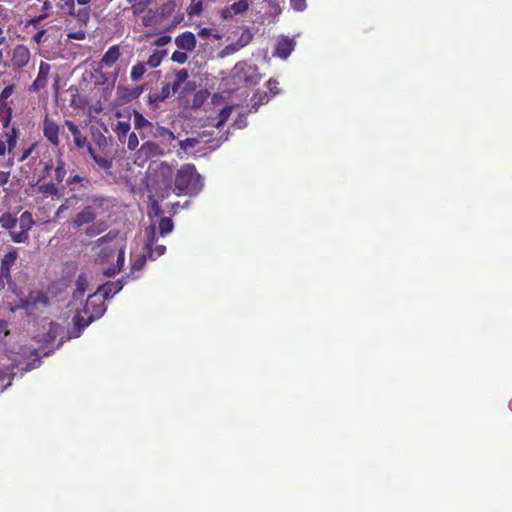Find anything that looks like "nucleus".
I'll return each mask as SVG.
<instances>
[{
	"label": "nucleus",
	"mask_w": 512,
	"mask_h": 512,
	"mask_svg": "<svg viewBox=\"0 0 512 512\" xmlns=\"http://www.w3.org/2000/svg\"><path fill=\"white\" fill-rule=\"evenodd\" d=\"M126 241L117 233L109 232L99 238L94 244L95 261L106 265L103 274L107 277L114 276L123 267L125 261Z\"/></svg>",
	"instance_id": "f257e3e1"
},
{
	"label": "nucleus",
	"mask_w": 512,
	"mask_h": 512,
	"mask_svg": "<svg viewBox=\"0 0 512 512\" xmlns=\"http://www.w3.org/2000/svg\"><path fill=\"white\" fill-rule=\"evenodd\" d=\"M38 352L35 348L21 347V352L6 351L0 355V380L10 378L13 368L26 364L24 371L31 370L38 366Z\"/></svg>",
	"instance_id": "f03ea898"
},
{
	"label": "nucleus",
	"mask_w": 512,
	"mask_h": 512,
	"mask_svg": "<svg viewBox=\"0 0 512 512\" xmlns=\"http://www.w3.org/2000/svg\"><path fill=\"white\" fill-rule=\"evenodd\" d=\"M203 188L201 176L196 172L193 165L182 166L175 178L174 192L177 195H196Z\"/></svg>",
	"instance_id": "7ed1b4c3"
},
{
	"label": "nucleus",
	"mask_w": 512,
	"mask_h": 512,
	"mask_svg": "<svg viewBox=\"0 0 512 512\" xmlns=\"http://www.w3.org/2000/svg\"><path fill=\"white\" fill-rule=\"evenodd\" d=\"M106 310L104 305V298L96 290L93 294L89 295L87 301L80 311L74 317V324L79 328L87 327L94 319L100 318Z\"/></svg>",
	"instance_id": "20e7f679"
},
{
	"label": "nucleus",
	"mask_w": 512,
	"mask_h": 512,
	"mask_svg": "<svg viewBox=\"0 0 512 512\" xmlns=\"http://www.w3.org/2000/svg\"><path fill=\"white\" fill-rule=\"evenodd\" d=\"M12 294L15 296V298H17L14 303L8 301L12 311L16 309H24L26 310L27 314L32 315L42 307H46L48 304L47 298L40 291H33L27 297H24L21 291H19L16 287H13Z\"/></svg>",
	"instance_id": "39448f33"
},
{
	"label": "nucleus",
	"mask_w": 512,
	"mask_h": 512,
	"mask_svg": "<svg viewBox=\"0 0 512 512\" xmlns=\"http://www.w3.org/2000/svg\"><path fill=\"white\" fill-rule=\"evenodd\" d=\"M231 73L236 83H243L246 86H255L262 78L256 66L243 61L236 63Z\"/></svg>",
	"instance_id": "423d86ee"
},
{
	"label": "nucleus",
	"mask_w": 512,
	"mask_h": 512,
	"mask_svg": "<svg viewBox=\"0 0 512 512\" xmlns=\"http://www.w3.org/2000/svg\"><path fill=\"white\" fill-rule=\"evenodd\" d=\"M151 175H154V177L157 179V182H159L161 185L164 186L162 189V192L160 193L159 197L161 199H164L170 194V191L172 189L171 186V178L173 176V169L171 166H169L165 162H160L155 164L154 168H151Z\"/></svg>",
	"instance_id": "0eeeda50"
},
{
	"label": "nucleus",
	"mask_w": 512,
	"mask_h": 512,
	"mask_svg": "<svg viewBox=\"0 0 512 512\" xmlns=\"http://www.w3.org/2000/svg\"><path fill=\"white\" fill-rule=\"evenodd\" d=\"M147 234V243H146V249L149 253L150 258L155 259L161 255H163L166 251V247L164 245H156L154 244L156 242V228L155 226L151 225L146 230Z\"/></svg>",
	"instance_id": "6e6552de"
},
{
	"label": "nucleus",
	"mask_w": 512,
	"mask_h": 512,
	"mask_svg": "<svg viewBox=\"0 0 512 512\" xmlns=\"http://www.w3.org/2000/svg\"><path fill=\"white\" fill-rule=\"evenodd\" d=\"M249 9L248 0H238L233 4L224 7L220 11V16L224 20L232 19L237 15L245 13Z\"/></svg>",
	"instance_id": "1a4fd4ad"
},
{
	"label": "nucleus",
	"mask_w": 512,
	"mask_h": 512,
	"mask_svg": "<svg viewBox=\"0 0 512 512\" xmlns=\"http://www.w3.org/2000/svg\"><path fill=\"white\" fill-rule=\"evenodd\" d=\"M97 211L94 206H86L80 211L72 221L74 228H80L83 225L93 222L97 217Z\"/></svg>",
	"instance_id": "9d476101"
},
{
	"label": "nucleus",
	"mask_w": 512,
	"mask_h": 512,
	"mask_svg": "<svg viewBox=\"0 0 512 512\" xmlns=\"http://www.w3.org/2000/svg\"><path fill=\"white\" fill-rule=\"evenodd\" d=\"M295 48V41L294 39H290L288 37H281L277 40L275 50H274V56H277L282 59H287L292 51Z\"/></svg>",
	"instance_id": "9b49d317"
},
{
	"label": "nucleus",
	"mask_w": 512,
	"mask_h": 512,
	"mask_svg": "<svg viewBox=\"0 0 512 512\" xmlns=\"http://www.w3.org/2000/svg\"><path fill=\"white\" fill-rule=\"evenodd\" d=\"M30 60L29 49L24 45H17L12 51V65L22 68L27 65Z\"/></svg>",
	"instance_id": "f8f14e48"
},
{
	"label": "nucleus",
	"mask_w": 512,
	"mask_h": 512,
	"mask_svg": "<svg viewBox=\"0 0 512 512\" xmlns=\"http://www.w3.org/2000/svg\"><path fill=\"white\" fill-rule=\"evenodd\" d=\"M175 44L182 50L192 51L196 47V38L192 32L185 31L175 38Z\"/></svg>",
	"instance_id": "ddd939ff"
},
{
	"label": "nucleus",
	"mask_w": 512,
	"mask_h": 512,
	"mask_svg": "<svg viewBox=\"0 0 512 512\" xmlns=\"http://www.w3.org/2000/svg\"><path fill=\"white\" fill-rule=\"evenodd\" d=\"M43 133H44L45 137L52 144L58 145V143H59V137H58L59 127L55 122L46 118L44 121Z\"/></svg>",
	"instance_id": "4468645a"
},
{
	"label": "nucleus",
	"mask_w": 512,
	"mask_h": 512,
	"mask_svg": "<svg viewBox=\"0 0 512 512\" xmlns=\"http://www.w3.org/2000/svg\"><path fill=\"white\" fill-rule=\"evenodd\" d=\"M122 288V281L118 280L113 283H106L104 285H101L97 288V290L104 299H109L112 298L115 294H117Z\"/></svg>",
	"instance_id": "2eb2a0df"
},
{
	"label": "nucleus",
	"mask_w": 512,
	"mask_h": 512,
	"mask_svg": "<svg viewBox=\"0 0 512 512\" xmlns=\"http://www.w3.org/2000/svg\"><path fill=\"white\" fill-rule=\"evenodd\" d=\"M65 125L68 128L69 132L72 134L76 147L87 148V139L85 136L81 134L79 128L72 121L69 120L65 121Z\"/></svg>",
	"instance_id": "dca6fc26"
},
{
	"label": "nucleus",
	"mask_w": 512,
	"mask_h": 512,
	"mask_svg": "<svg viewBox=\"0 0 512 512\" xmlns=\"http://www.w3.org/2000/svg\"><path fill=\"white\" fill-rule=\"evenodd\" d=\"M49 69L50 67L48 64L43 62L40 64L37 78L31 85L30 90L37 91L46 85Z\"/></svg>",
	"instance_id": "f3484780"
},
{
	"label": "nucleus",
	"mask_w": 512,
	"mask_h": 512,
	"mask_svg": "<svg viewBox=\"0 0 512 512\" xmlns=\"http://www.w3.org/2000/svg\"><path fill=\"white\" fill-rule=\"evenodd\" d=\"M91 276L88 274L79 275L76 281V290L74 292V299L78 300L83 297L85 292L89 289Z\"/></svg>",
	"instance_id": "a211bd4d"
},
{
	"label": "nucleus",
	"mask_w": 512,
	"mask_h": 512,
	"mask_svg": "<svg viewBox=\"0 0 512 512\" xmlns=\"http://www.w3.org/2000/svg\"><path fill=\"white\" fill-rule=\"evenodd\" d=\"M120 56L119 47L117 45L111 46L103 55L100 65L101 67H111L115 64Z\"/></svg>",
	"instance_id": "6ab92c4d"
},
{
	"label": "nucleus",
	"mask_w": 512,
	"mask_h": 512,
	"mask_svg": "<svg viewBox=\"0 0 512 512\" xmlns=\"http://www.w3.org/2000/svg\"><path fill=\"white\" fill-rule=\"evenodd\" d=\"M87 152L100 169L104 171H109L111 169L113 164L112 159L96 154L91 145H87Z\"/></svg>",
	"instance_id": "aec40b11"
},
{
	"label": "nucleus",
	"mask_w": 512,
	"mask_h": 512,
	"mask_svg": "<svg viewBox=\"0 0 512 512\" xmlns=\"http://www.w3.org/2000/svg\"><path fill=\"white\" fill-rule=\"evenodd\" d=\"M17 259V251L15 249L6 253L1 261V274L5 275V277H9L10 268L15 263Z\"/></svg>",
	"instance_id": "412c9836"
},
{
	"label": "nucleus",
	"mask_w": 512,
	"mask_h": 512,
	"mask_svg": "<svg viewBox=\"0 0 512 512\" xmlns=\"http://www.w3.org/2000/svg\"><path fill=\"white\" fill-rule=\"evenodd\" d=\"M34 224L32 215L30 212H23L19 218V226L21 230L28 232Z\"/></svg>",
	"instance_id": "4be33fe9"
},
{
	"label": "nucleus",
	"mask_w": 512,
	"mask_h": 512,
	"mask_svg": "<svg viewBox=\"0 0 512 512\" xmlns=\"http://www.w3.org/2000/svg\"><path fill=\"white\" fill-rule=\"evenodd\" d=\"M130 130V123L128 121H119L115 127V133L120 141H123Z\"/></svg>",
	"instance_id": "5701e85b"
},
{
	"label": "nucleus",
	"mask_w": 512,
	"mask_h": 512,
	"mask_svg": "<svg viewBox=\"0 0 512 512\" xmlns=\"http://www.w3.org/2000/svg\"><path fill=\"white\" fill-rule=\"evenodd\" d=\"M59 333H60V327L58 325L50 322L47 334L43 335V337L41 338L40 341H43L45 343L53 341L59 335Z\"/></svg>",
	"instance_id": "b1692460"
},
{
	"label": "nucleus",
	"mask_w": 512,
	"mask_h": 512,
	"mask_svg": "<svg viewBox=\"0 0 512 512\" xmlns=\"http://www.w3.org/2000/svg\"><path fill=\"white\" fill-rule=\"evenodd\" d=\"M66 176V168L65 163L62 161V159H57L56 161V167H55V180L58 183H61Z\"/></svg>",
	"instance_id": "393cba45"
},
{
	"label": "nucleus",
	"mask_w": 512,
	"mask_h": 512,
	"mask_svg": "<svg viewBox=\"0 0 512 512\" xmlns=\"http://www.w3.org/2000/svg\"><path fill=\"white\" fill-rule=\"evenodd\" d=\"M253 39V33L250 29L245 28L237 39L238 46L241 48L247 46Z\"/></svg>",
	"instance_id": "a878e982"
},
{
	"label": "nucleus",
	"mask_w": 512,
	"mask_h": 512,
	"mask_svg": "<svg viewBox=\"0 0 512 512\" xmlns=\"http://www.w3.org/2000/svg\"><path fill=\"white\" fill-rule=\"evenodd\" d=\"M16 223L17 219L13 217L10 213L3 214L0 217V225L4 229H12L13 227H15Z\"/></svg>",
	"instance_id": "bb28decb"
},
{
	"label": "nucleus",
	"mask_w": 512,
	"mask_h": 512,
	"mask_svg": "<svg viewBox=\"0 0 512 512\" xmlns=\"http://www.w3.org/2000/svg\"><path fill=\"white\" fill-rule=\"evenodd\" d=\"M188 78V73L185 69L178 70L175 73V81L172 85L173 92H175L182 83H184Z\"/></svg>",
	"instance_id": "cd10ccee"
},
{
	"label": "nucleus",
	"mask_w": 512,
	"mask_h": 512,
	"mask_svg": "<svg viewBox=\"0 0 512 512\" xmlns=\"http://www.w3.org/2000/svg\"><path fill=\"white\" fill-rule=\"evenodd\" d=\"M130 261H131V275H133V273L135 271H139L142 269V267L145 264L146 259H145L144 255H139L137 257H133L131 255Z\"/></svg>",
	"instance_id": "c85d7f7f"
},
{
	"label": "nucleus",
	"mask_w": 512,
	"mask_h": 512,
	"mask_svg": "<svg viewBox=\"0 0 512 512\" xmlns=\"http://www.w3.org/2000/svg\"><path fill=\"white\" fill-rule=\"evenodd\" d=\"M173 222L170 218H162L159 223L160 234L166 236L173 230Z\"/></svg>",
	"instance_id": "c756f323"
},
{
	"label": "nucleus",
	"mask_w": 512,
	"mask_h": 512,
	"mask_svg": "<svg viewBox=\"0 0 512 512\" xmlns=\"http://www.w3.org/2000/svg\"><path fill=\"white\" fill-rule=\"evenodd\" d=\"M38 190L46 195H58L59 189L54 183H44L39 185Z\"/></svg>",
	"instance_id": "7c9ffc66"
},
{
	"label": "nucleus",
	"mask_w": 512,
	"mask_h": 512,
	"mask_svg": "<svg viewBox=\"0 0 512 512\" xmlns=\"http://www.w3.org/2000/svg\"><path fill=\"white\" fill-rule=\"evenodd\" d=\"M146 72V68L144 66V64L142 63H138L136 65H134L131 69V79L133 81H138L139 79H141V77L144 75V73Z\"/></svg>",
	"instance_id": "2f4dec72"
},
{
	"label": "nucleus",
	"mask_w": 512,
	"mask_h": 512,
	"mask_svg": "<svg viewBox=\"0 0 512 512\" xmlns=\"http://www.w3.org/2000/svg\"><path fill=\"white\" fill-rule=\"evenodd\" d=\"M17 138H18V134H17V130L15 128H12L11 130H9L6 133V140H7L9 152L12 151L16 147Z\"/></svg>",
	"instance_id": "473e14b6"
},
{
	"label": "nucleus",
	"mask_w": 512,
	"mask_h": 512,
	"mask_svg": "<svg viewBox=\"0 0 512 512\" xmlns=\"http://www.w3.org/2000/svg\"><path fill=\"white\" fill-rule=\"evenodd\" d=\"M150 125V122L139 112L134 113V126L136 129H142Z\"/></svg>",
	"instance_id": "72a5a7b5"
},
{
	"label": "nucleus",
	"mask_w": 512,
	"mask_h": 512,
	"mask_svg": "<svg viewBox=\"0 0 512 512\" xmlns=\"http://www.w3.org/2000/svg\"><path fill=\"white\" fill-rule=\"evenodd\" d=\"M202 12V2L192 0L190 6L187 8L189 16L199 15Z\"/></svg>",
	"instance_id": "f704fd0d"
},
{
	"label": "nucleus",
	"mask_w": 512,
	"mask_h": 512,
	"mask_svg": "<svg viewBox=\"0 0 512 512\" xmlns=\"http://www.w3.org/2000/svg\"><path fill=\"white\" fill-rule=\"evenodd\" d=\"M231 111H232L231 107H224L221 110V112L219 114V119L215 125L217 128L221 127L228 120V118L230 117Z\"/></svg>",
	"instance_id": "c9c22d12"
},
{
	"label": "nucleus",
	"mask_w": 512,
	"mask_h": 512,
	"mask_svg": "<svg viewBox=\"0 0 512 512\" xmlns=\"http://www.w3.org/2000/svg\"><path fill=\"white\" fill-rule=\"evenodd\" d=\"M12 240L16 243H24L28 239V232L21 230L20 232H10Z\"/></svg>",
	"instance_id": "e433bc0d"
},
{
	"label": "nucleus",
	"mask_w": 512,
	"mask_h": 512,
	"mask_svg": "<svg viewBox=\"0 0 512 512\" xmlns=\"http://www.w3.org/2000/svg\"><path fill=\"white\" fill-rule=\"evenodd\" d=\"M240 49H242L240 46H238V43L237 42H234V43H231L229 45H227L221 52H220V57H226V56H229L237 51H239Z\"/></svg>",
	"instance_id": "4c0bfd02"
},
{
	"label": "nucleus",
	"mask_w": 512,
	"mask_h": 512,
	"mask_svg": "<svg viewBox=\"0 0 512 512\" xmlns=\"http://www.w3.org/2000/svg\"><path fill=\"white\" fill-rule=\"evenodd\" d=\"M198 143V140L195 138H187L179 142L181 149L185 152L189 151L191 148L195 147Z\"/></svg>",
	"instance_id": "58836bf2"
},
{
	"label": "nucleus",
	"mask_w": 512,
	"mask_h": 512,
	"mask_svg": "<svg viewBox=\"0 0 512 512\" xmlns=\"http://www.w3.org/2000/svg\"><path fill=\"white\" fill-rule=\"evenodd\" d=\"M74 201H76L75 197L66 199L65 202L62 205H60L59 208L57 209L55 216L60 217L62 213L67 211L72 206V202H74Z\"/></svg>",
	"instance_id": "ea45409f"
},
{
	"label": "nucleus",
	"mask_w": 512,
	"mask_h": 512,
	"mask_svg": "<svg viewBox=\"0 0 512 512\" xmlns=\"http://www.w3.org/2000/svg\"><path fill=\"white\" fill-rule=\"evenodd\" d=\"M187 59H188V56L183 51H174L171 56V60L176 63H179V64L185 63L187 61Z\"/></svg>",
	"instance_id": "a19ab883"
},
{
	"label": "nucleus",
	"mask_w": 512,
	"mask_h": 512,
	"mask_svg": "<svg viewBox=\"0 0 512 512\" xmlns=\"http://www.w3.org/2000/svg\"><path fill=\"white\" fill-rule=\"evenodd\" d=\"M157 148L158 147H157V145L155 143H153V142H146V143H144L141 146L139 152L140 153H144V154H154L155 151L157 150Z\"/></svg>",
	"instance_id": "79ce46f5"
},
{
	"label": "nucleus",
	"mask_w": 512,
	"mask_h": 512,
	"mask_svg": "<svg viewBox=\"0 0 512 512\" xmlns=\"http://www.w3.org/2000/svg\"><path fill=\"white\" fill-rule=\"evenodd\" d=\"M171 91H173L172 87H170L169 84H166L162 87L161 89V92L159 95H157V97L155 98V100H159V101H163L165 100L166 98H168L171 94Z\"/></svg>",
	"instance_id": "37998d69"
},
{
	"label": "nucleus",
	"mask_w": 512,
	"mask_h": 512,
	"mask_svg": "<svg viewBox=\"0 0 512 512\" xmlns=\"http://www.w3.org/2000/svg\"><path fill=\"white\" fill-rule=\"evenodd\" d=\"M291 7L298 12H302L306 9V0H290Z\"/></svg>",
	"instance_id": "c03bdc74"
},
{
	"label": "nucleus",
	"mask_w": 512,
	"mask_h": 512,
	"mask_svg": "<svg viewBox=\"0 0 512 512\" xmlns=\"http://www.w3.org/2000/svg\"><path fill=\"white\" fill-rule=\"evenodd\" d=\"M139 145V139L135 133H131L128 137L127 147L129 150H135Z\"/></svg>",
	"instance_id": "a18cd8bd"
},
{
	"label": "nucleus",
	"mask_w": 512,
	"mask_h": 512,
	"mask_svg": "<svg viewBox=\"0 0 512 512\" xmlns=\"http://www.w3.org/2000/svg\"><path fill=\"white\" fill-rule=\"evenodd\" d=\"M85 35H86L85 31L82 29L67 33V37L69 39H75V40H83L85 38Z\"/></svg>",
	"instance_id": "49530a36"
},
{
	"label": "nucleus",
	"mask_w": 512,
	"mask_h": 512,
	"mask_svg": "<svg viewBox=\"0 0 512 512\" xmlns=\"http://www.w3.org/2000/svg\"><path fill=\"white\" fill-rule=\"evenodd\" d=\"M9 335V331L7 328V322L0 320V344L2 341L7 338Z\"/></svg>",
	"instance_id": "de8ad7c7"
},
{
	"label": "nucleus",
	"mask_w": 512,
	"mask_h": 512,
	"mask_svg": "<svg viewBox=\"0 0 512 512\" xmlns=\"http://www.w3.org/2000/svg\"><path fill=\"white\" fill-rule=\"evenodd\" d=\"M269 101V97L267 96L266 93L264 94H261L258 96V100L255 101L253 104H252V108L257 110V107L264 104V103H267Z\"/></svg>",
	"instance_id": "09e8293b"
},
{
	"label": "nucleus",
	"mask_w": 512,
	"mask_h": 512,
	"mask_svg": "<svg viewBox=\"0 0 512 512\" xmlns=\"http://www.w3.org/2000/svg\"><path fill=\"white\" fill-rule=\"evenodd\" d=\"M161 62L160 57L157 54H153L149 57L147 63L151 68L157 67Z\"/></svg>",
	"instance_id": "8fccbe9b"
},
{
	"label": "nucleus",
	"mask_w": 512,
	"mask_h": 512,
	"mask_svg": "<svg viewBox=\"0 0 512 512\" xmlns=\"http://www.w3.org/2000/svg\"><path fill=\"white\" fill-rule=\"evenodd\" d=\"M127 2L130 3L133 7H136V6L145 7L150 3L149 0H127Z\"/></svg>",
	"instance_id": "3c124183"
},
{
	"label": "nucleus",
	"mask_w": 512,
	"mask_h": 512,
	"mask_svg": "<svg viewBox=\"0 0 512 512\" xmlns=\"http://www.w3.org/2000/svg\"><path fill=\"white\" fill-rule=\"evenodd\" d=\"M46 33V30L42 29V30H39L34 36H33V40L37 43V44H40L42 41H43V37Z\"/></svg>",
	"instance_id": "603ef678"
},
{
	"label": "nucleus",
	"mask_w": 512,
	"mask_h": 512,
	"mask_svg": "<svg viewBox=\"0 0 512 512\" xmlns=\"http://www.w3.org/2000/svg\"><path fill=\"white\" fill-rule=\"evenodd\" d=\"M170 41H171L170 36H167V35L161 36L156 40V45L164 46V45L168 44Z\"/></svg>",
	"instance_id": "864d4df0"
},
{
	"label": "nucleus",
	"mask_w": 512,
	"mask_h": 512,
	"mask_svg": "<svg viewBox=\"0 0 512 512\" xmlns=\"http://www.w3.org/2000/svg\"><path fill=\"white\" fill-rule=\"evenodd\" d=\"M213 30L211 28H202L200 29L198 35L201 38H208L211 37Z\"/></svg>",
	"instance_id": "5fc2aeb1"
},
{
	"label": "nucleus",
	"mask_w": 512,
	"mask_h": 512,
	"mask_svg": "<svg viewBox=\"0 0 512 512\" xmlns=\"http://www.w3.org/2000/svg\"><path fill=\"white\" fill-rule=\"evenodd\" d=\"M34 147H35V144H32L28 149H26V150L23 152L22 156L20 157L19 161H20V162L25 161V160H26V159L31 155V153H32V151H33V149H34Z\"/></svg>",
	"instance_id": "6e6d98bb"
},
{
	"label": "nucleus",
	"mask_w": 512,
	"mask_h": 512,
	"mask_svg": "<svg viewBox=\"0 0 512 512\" xmlns=\"http://www.w3.org/2000/svg\"><path fill=\"white\" fill-rule=\"evenodd\" d=\"M10 173L9 172H0V186L5 185L9 180Z\"/></svg>",
	"instance_id": "4d7b16f0"
},
{
	"label": "nucleus",
	"mask_w": 512,
	"mask_h": 512,
	"mask_svg": "<svg viewBox=\"0 0 512 512\" xmlns=\"http://www.w3.org/2000/svg\"><path fill=\"white\" fill-rule=\"evenodd\" d=\"M12 93V88L11 87H5L3 89V91L1 92V95H0V100H4L6 98H8Z\"/></svg>",
	"instance_id": "13d9d810"
},
{
	"label": "nucleus",
	"mask_w": 512,
	"mask_h": 512,
	"mask_svg": "<svg viewBox=\"0 0 512 512\" xmlns=\"http://www.w3.org/2000/svg\"><path fill=\"white\" fill-rule=\"evenodd\" d=\"M48 16V13H43L39 16H36L30 20V24H37L41 22L43 19H45Z\"/></svg>",
	"instance_id": "bf43d9fd"
},
{
	"label": "nucleus",
	"mask_w": 512,
	"mask_h": 512,
	"mask_svg": "<svg viewBox=\"0 0 512 512\" xmlns=\"http://www.w3.org/2000/svg\"><path fill=\"white\" fill-rule=\"evenodd\" d=\"M52 9V4L49 1H44L42 5V11L43 13H48Z\"/></svg>",
	"instance_id": "052dcab7"
},
{
	"label": "nucleus",
	"mask_w": 512,
	"mask_h": 512,
	"mask_svg": "<svg viewBox=\"0 0 512 512\" xmlns=\"http://www.w3.org/2000/svg\"><path fill=\"white\" fill-rule=\"evenodd\" d=\"M277 84H278L277 81L272 80V79H270L268 82L269 89L273 93V95H276L278 93V91H274Z\"/></svg>",
	"instance_id": "680f3d73"
},
{
	"label": "nucleus",
	"mask_w": 512,
	"mask_h": 512,
	"mask_svg": "<svg viewBox=\"0 0 512 512\" xmlns=\"http://www.w3.org/2000/svg\"><path fill=\"white\" fill-rule=\"evenodd\" d=\"M82 181V178L78 175L72 176L67 180L68 185H73L74 183H78Z\"/></svg>",
	"instance_id": "e2e57ef3"
},
{
	"label": "nucleus",
	"mask_w": 512,
	"mask_h": 512,
	"mask_svg": "<svg viewBox=\"0 0 512 512\" xmlns=\"http://www.w3.org/2000/svg\"><path fill=\"white\" fill-rule=\"evenodd\" d=\"M6 152V144L3 140L0 139V156L5 155Z\"/></svg>",
	"instance_id": "0e129e2a"
},
{
	"label": "nucleus",
	"mask_w": 512,
	"mask_h": 512,
	"mask_svg": "<svg viewBox=\"0 0 512 512\" xmlns=\"http://www.w3.org/2000/svg\"><path fill=\"white\" fill-rule=\"evenodd\" d=\"M235 125L238 127V128H243L246 126V119H240L238 121H236Z\"/></svg>",
	"instance_id": "69168bd1"
},
{
	"label": "nucleus",
	"mask_w": 512,
	"mask_h": 512,
	"mask_svg": "<svg viewBox=\"0 0 512 512\" xmlns=\"http://www.w3.org/2000/svg\"><path fill=\"white\" fill-rule=\"evenodd\" d=\"M99 231L97 230H94L93 227H89L86 231V234L89 235V236H94L98 233Z\"/></svg>",
	"instance_id": "338daca9"
},
{
	"label": "nucleus",
	"mask_w": 512,
	"mask_h": 512,
	"mask_svg": "<svg viewBox=\"0 0 512 512\" xmlns=\"http://www.w3.org/2000/svg\"><path fill=\"white\" fill-rule=\"evenodd\" d=\"M6 38L4 36L3 29L0 27V45L5 42Z\"/></svg>",
	"instance_id": "774afa93"
}]
</instances>
